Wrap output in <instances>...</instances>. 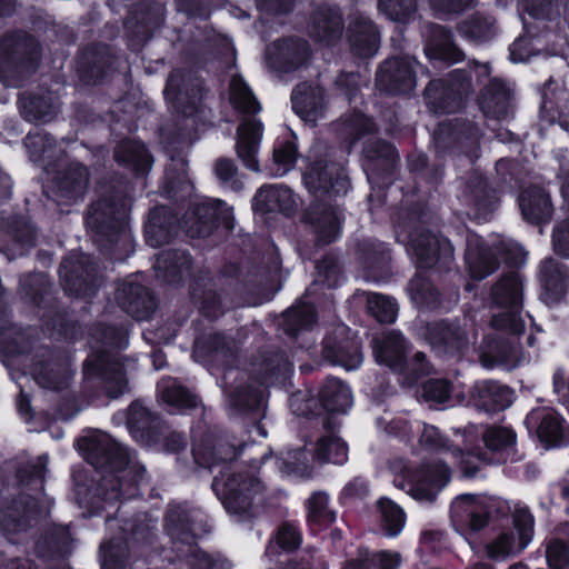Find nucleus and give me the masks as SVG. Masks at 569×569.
<instances>
[{
	"instance_id": "6e6552de",
	"label": "nucleus",
	"mask_w": 569,
	"mask_h": 569,
	"mask_svg": "<svg viewBox=\"0 0 569 569\" xmlns=\"http://www.w3.org/2000/svg\"><path fill=\"white\" fill-rule=\"evenodd\" d=\"M493 249L509 264L521 266L526 261L527 252L513 240L498 238L489 247L483 244L479 236L471 233L467 238L466 251V263L471 278L481 280L497 269Z\"/></svg>"
},
{
	"instance_id": "49530a36",
	"label": "nucleus",
	"mask_w": 569,
	"mask_h": 569,
	"mask_svg": "<svg viewBox=\"0 0 569 569\" xmlns=\"http://www.w3.org/2000/svg\"><path fill=\"white\" fill-rule=\"evenodd\" d=\"M157 391L159 399L173 410L193 408L198 403L197 398L172 378H163L158 383Z\"/></svg>"
},
{
	"instance_id": "473e14b6",
	"label": "nucleus",
	"mask_w": 569,
	"mask_h": 569,
	"mask_svg": "<svg viewBox=\"0 0 569 569\" xmlns=\"http://www.w3.org/2000/svg\"><path fill=\"white\" fill-rule=\"evenodd\" d=\"M518 347L502 337H486L480 350V359L487 368L502 366L512 368L518 362Z\"/></svg>"
},
{
	"instance_id": "5701e85b",
	"label": "nucleus",
	"mask_w": 569,
	"mask_h": 569,
	"mask_svg": "<svg viewBox=\"0 0 569 569\" xmlns=\"http://www.w3.org/2000/svg\"><path fill=\"white\" fill-rule=\"evenodd\" d=\"M540 282L542 301L547 306L557 305L567 292L568 270L566 266L553 258L546 259L540 267Z\"/></svg>"
},
{
	"instance_id": "8fccbe9b",
	"label": "nucleus",
	"mask_w": 569,
	"mask_h": 569,
	"mask_svg": "<svg viewBox=\"0 0 569 569\" xmlns=\"http://www.w3.org/2000/svg\"><path fill=\"white\" fill-rule=\"evenodd\" d=\"M381 530L388 537H397L405 528L406 513L400 506L388 498L378 501Z\"/></svg>"
},
{
	"instance_id": "09e8293b",
	"label": "nucleus",
	"mask_w": 569,
	"mask_h": 569,
	"mask_svg": "<svg viewBox=\"0 0 569 569\" xmlns=\"http://www.w3.org/2000/svg\"><path fill=\"white\" fill-rule=\"evenodd\" d=\"M376 426L379 430H385L388 435L409 441L415 437L416 431H420L422 422L411 420L407 415L401 413L391 416L390 413L377 418Z\"/></svg>"
},
{
	"instance_id": "f8f14e48",
	"label": "nucleus",
	"mask_w": 569,
	"mask_h": 569,
	"mask_svg": "<svg viewBox=\"0 0 569 569\" xmlns=\"http://www.w3.org/2000/svg\"><path fill=\"white\" fill-rule=\"evenodd\" d=\"M407 343L401 333L390 331L375 339L373 355L379 365L403 375V381L412 386L429 368L422 352H417L410 363L405 361Z\"/></svg>"
},
{
	"instance_id": "f257e3e1",
	"label": "nucleus",
	"mask_w": 569,
	"mask_h": 569,
	"mask_svg": "<svg viewBox=\"0 0 569 569\" xmlns=\"http://www.w3.org/2000/svg\"><path fill=\"white\" fill-rule=\"evenodd\" d=\"M415 436L419 437L421 451L425 452L422 461L395 460L391 470L395 486L419 501H432L449 482V463L458 466L465 477L471 478L477 475L480 463L486 459L469 452L478 436L473 425L466 427L462 432L455 431L457 442L460 440L463 449L459 443H449L436 427L423 422Z\"/></svg>"
},
{
	"instance_id": "c9c22d12",
	"label": "nucleus",
	"mask_w": 569,
	"mask_h": 569,
	"mask_svg": "<svg viewBox=\"0 0 569 569\" xmlns=\"http://www.w3.org/2000/svg\"><path fill=\"white\" fill-rule=\"evenodd\" d=\"M88 183V171L80 163H72L61 173L56 183L54 192L59 203H69L82 196Z\"/></svg>"
},
{
	"instance_id": "f03ea898",
	"label": "nucleus",
	"mask_w": 569,
	"mask_h": 569,
	"mask_svg": "<svg viewBox=\"0 0 569 569\" xmlns=\"http://www.w3.org/2000/svg\"><path fill=\"white\" fill-rule=\"evenodd\" d=\"M78 447L90 465L106 469L97 489L106 506L137 495L144 468L134 461L133 452L99 430L82 437Z\"/></svg>"
},
{
	"instance_id": "4d7b16f0",
	"label": "nucleus",
	"mask_w": 569,
	"mask_h": 569,
	"mask_svg": "<svg viewBox=\"0 0 569 569\" xmlns=\"http://www.w3.org/2000/svg\"><path fill=\"white\" fill-rule=\"evenodd\" d=\"M408 295L418 307L433 308L438 303V293L421 271L410 280Z\"/></svg>"
},
{
	"instance_id": "e2e57ef3",
	"label": "nucleus",
	"mask_w": 569,
	"mask_h": 569,
	"mask_svg": "<svg viewBox=\"0 0 569 569\" xmlns=\"http://www.w3.org/2000/svg\"><path fill=\"white\" fill-rule=\"evenodd\" d=\"M24 144L29 150L32 161H44L46 159H50L53 154V139L40 130L29 133L24 139Z\"/></svg>"
},
{
	"instance_id": "1a4fd4ad",
	"label": "nucleus",
	"mask_w": 569,
	"mask_h": 569,
	"mask_svg": "<svg viewBox=\"0 0 569 569\" xmlns=\"http://www.w3.org/2000/svg\"><path fill=\"white\" fill-rule=\"evenodd\" d=\"M490 68L488 64L475 63L471 71L456 69L446 80H432L425 91L428 107L435 113H449L460 108L462 96L467 94L472 87L471 80L476 77H488Z\"/></svg>"
},
{
	"instance_id": "ea45409f",
	"label": "nucleus",
	"mask_w": 569,
	"mask_h": 569,
	"mask_svg": "<svg viewBox=\"0 0 569 569\" xmlns=\"http://www.w3.org/2000/svg\"><path fill=\"white\" fill-rule=\"evenodd\" d=\"M479 103L486 118L505 119L511 107L510 92L500 80L493 79Z\"/></svg>"
},
{
	"instance_id": "9b49d317",
	"label": "nucleus",
	"mask_w": 569,
	"mask_h": 569,
	"mask_svg": "<svg viewBox=\"0 0 569 569\" xmlns=\"http://www.w3.org/2000/svg\"><path fill=\"white\" fill-rule=\"evenodd\" d=\"M48 457L40 456L36 463L22 469L18 473L19 481L22 486L31 487L34 496L26 501L22 507L14 505L0 517V527L3 533L11 542H18L16 536L26 531L30 520L38 515V496L43 487V478Z\"/></svg>"
},
{
	"instance_id": "dca6fc26",
	"label": "nucleus",
	"mask_w": 569,
	"mask_h": 569,
	"mask_svg": "<svg viewBox=\"0 0 569 569\" xmlns=\"http://www.w3.org/2000/svg\"><path fill=\"white\" fill-rule=\"evenodd\" d=\"M421 66L411 57H395L385 61L377 72V86L390 93H409L416 87Z\"/></svg>"
},
{
	"instance_id": "c85d7f7f",
	"label": "nucleus",
	"mask_w": 569,
	"mask_h": 569,
	"mask_svg": "<svg viewBox=\"0 0 569 569\" xmlns=\"http://www.w3.org/2000/svg\"><path fill=\"white\" fill-rule=\"evenodd\" d=\"M481 435L485 447L490 453L488 462L503 463L512 460L517 437L511 428L488 426Z\"/></svg>"
},
{
	"instance_id": "79ce46f5",
	"label": "nucleus",
	"mask_w": 569,
	"mask_h": 569,
	"mask_svg": "<svg viewBox=\"0 0 569 569\" xmlns=\"http://www.w3.org/2000/svg\"><path fill=\"white\" fill-rule=\"evenodd\" d=\"M191 266L190 257L182 251L161 252L153 264L158 278L167 282H174L188 273Z\"/></svg>"
},
{
	"instance_id": "4c0bfd02",
	"label": "nucleus",
	"mask_w": 569,
	"mask_h": 569,
	"mask_svg": "<svg viewBox=\"0 0 569 569\" xmlns=\"http://www.w3.org/2000/svg\"><path fill=\"white\" fill-rule=\"evenodd\" d=\"M519 207L523 219L530 223L546 222L552 213L549 194L539 187L525 190L519 198Z\"/></svg>"
},
{
	"instance_id": "f704fd0d",
	"label": "nucleus",
	"mask_w": 569,
	"mask_h": 569,
	"mask_svg": "<svg viewBox=\"0 0 569 569\" xmlns=\"http://www.w3.org/2000/svg\"><path fill=\"white\" fill-rule=\"evenodd\" d=\"M418 397L431 406L446 403L453 406L461 403L465 399L462 387L447 379H430L426 381L420 387Z\"/></svg>"
},
{
	"instance_id": "2eb2a0df",
	"label": "nucleus",
	"mask_w": 569,
	"mask_h": 569,
	"mask_svg": "<svg viewBox=\"0 0 569 569\" xmlns=\"http://www.w3.org/2000/svg\"><path fill=\"white\" fill-rule=\"evenodd\" d=\"M407 250L420 270L435 264L447 267L453 258L450 241L430 232L415 231Z\"/></svg>"
},
{
	"instance_id": "c03bdc74",
	"label": "nucleus",
	"mask_w": 569,
	"mask_h": 569,
	"mask_svg": "<svg viewBox=\"0 0 569 569\" xmlns=\"http://www.w3.org/2000/svg\"><path fill=\"white\" fill-rule=\"evenodd\" d=\"M19 107L22 116L29 121L48 122L58 111V101L51 96L32 97L21 94L19 98Z\"/></svg>"
},
{
	"instance_id": "0eeeda50",
	"label": "nucleus",
	"mask_w": 569,
	"mask_h": 569,
	"mask_svg": "<svg viewBox=\"0 0 569 569\" xmlns=\"http://www.w3.org/2000/svg\"><path fill=\"white\" fill-rule=\"evenodd\" d=\"M511 511V501L499 497L476 493L457 496L450 505V520L456 531L483 529L492 515L507 516Z\"/></svg>"
},
{
	"instance_id": "2f4dec72",
	"label": "nucleus",
	"mask_w": 569,
	"mask_h": 569,
	"mask_svg": "<svg viewBox=\"0 0 569 569\" xmlns=\"http://www.w3.org/2000/svg\"><path fill=\"white\" fill-rule=\"evenodd\" d=\"M306 218L323 243H330L340 236L341 213L337 209L315 204L309 209Z\"/></svg>"
},
{
	"instance_id": "20e7f679",
	"label": "nucleus",
	"mask_w": 569,
	"mask_h": 569,
	"mask_svg": "<svg viewBox=\"0 0 569 569\" xmlns=\"http://www.w3.org/2000/svg\"><path fill=\"white\" fill-rule=\"evenodd\" d=\"M204 515L198 509H191L187 503L172 505L169 508L166 523L174 549L184 557L193 569H222V565L213 561L209 555L201 551L193 539L207 530Z\"/></svg>"
},
{
	"instance_id": "a878e982",
	"label": "nucleus",
	"mask_w": 569,
	"mask_h": 569,
	"mask_svg": "<svg viewBox=\"0 0 569 569\" xmlns=\"http://www.w3.org/2000/svg\"><path fill=\"white\" fill-rule=\"evenodd\" d=\"M297 200L292 191L282 184L261 187L253 199V210L257 212H282L291 214L297 209Z\"/></svg>"
},
{
	"instance_id": "338daca9",
	"label": "nucleus",
	"mask_w": 569,
	"mask_h": 569,
	"mask_svg": "<svg viewBox=\"0 0 569 569\" xmlns=\"http://www.w3.org/2000/svg\"><path fill=\"white\" fill-rule=\"evenodd\" d=\"M301 542V536L299 531L289 523L282 525L276 537L274 540L271 541L266 550L267 557H272L277 555L276 548H280L282 550H292L297 548Z\"/></svg>"
},
{
	"instance_id": "bb28decb",
	"label": "nucleus",
	"mask_w": 569,
	"mask_h": 569,
	"mask_svg": "<svg viewBox=\"0 0 569 569\" xmlns=\"http://www.w3.org/2000/svg\"><path fill=\"white\" fill-rule=\"evenodd\" d=\"M104 357L91 355L83 366L86 377H91L100 371L104 390L110 398H118L128 391V381L120 363H109L104 368Z\"/></svg>"
},
{
	"instance_id": "052dcab7",
	"label": "nucleus",
	"mask_w": 569,
	"mask_h": 569,
	"mask_svg": "<svg viewBox=\"0 0 569 569\" xmlns=\"http://www.w3.org/2000/svg\"><path fill=\"white\" fill-rule=\"evenodd\" d=\"M151 412L141 403L133 402L127 416V427L129 432L137 441H143L144 433L152 423Z\"/></svg>"
},
{
	"instance_id": "0e129e2a",
	"label": "nucleus",
	"mask_w": 569,
	"mask_h": 569,
	"mask_svg": "<svg viewBox=\"0 0 569 569\" xmlns=\"http://www.w3.org/2000/svg\"><path fill=\"white\" fill-rule=\"evenodd\" d=\"M460 31L476 42L489 40L493 34V21L490 18L477 14L460 26Z\"/></svg>"
},
{
	"instance_id": "5fc2aeb1",
	"label": "nucleus",
	"mask_w": 569,
	"mask_h": 569,
	"mask_svg": "<svg viewBox=\"0 0 569 569\" xmlns=\"http://www.w3.org/2000/svg\"><path fill=\"white\" fill-rule=\"evenodd\" d=\"M102 569H131L129 562V541L112 540L101 545Z\"/></svg>"
},
{
	"instance_id": "b1692460",
	"label": "nucleus",
	"mask_w": 569,
	"mask_h": 569,
	"mask_svg": "<svg viewBox=\"0 0 569 569\" xmlns=\"http://www.w3.org/2000/svg\"><path fill=\"white\" fill-rule=\"evenodd\" d=\"M472 403L481 410L491 412L508 408L513 401L510 388L490 380L478 381L470 391Z\"/></svg>"
},
{
	"instance_id": "f3484780",
	"label": "nucleus",
	"mask_w": 569,
	"mask_h": 569,
	"mask_svg": "<svg viewBox=\"0 0 569 569\" xmlns=\"http://www.w3.org/2000/svg\"><path fill=\"white\" fill-rule=\"evenodd\" d=\"M163 94L172 109L187 117L192 116L202 99L201 86L198 80H192L190 76L186 77L179 70L169 76Z\"/></svg>"
},
{
	"instance_id": "aec40b11",
	"label": "nucleus",
	"mask_w": 569,
	"mask_h": 569,
	"mask_svg": "<svg viewBox=\"0 0 569 569\" xmlns=\"http://www.w3.org/2000/svg\"><path fill=\"white\" fill-rule=\"evenodd\" d=\"M239 379V373L229 368L224 371L220 387L227 398L228 410L231 415L252 410H259L264 403V391L258 387H246L241 380L234 387L227 389V386Z\"/></svg>"
},
{
	"instance_id": "774afa93",
	"label": "nucleus",
	"mask_w": 569,
	"mask_h": 569,
	"mask_svg": "<svg viewBox=\"0 0 569 569\" xmlns=\"http://www.w3.org/2000/svg\"><path fill=\"white\" fill-rule=\"evenodd\" d=\"M224 346L226 339L222 336L216 335L208 340L201 338L196 341L192 356L196 361H204L207 356L218 360L226 356Z\"/></svg>"
},
{
	"instance_id": "864d4df0",
	"label": "nucleus",
	"mask_w": 569,
	"mask_h": 569,
	"mask_svg": "<svg viewBox=\"0 0 569 569\" xmlns=\"http://www.w3.org/2000/svg\"><path fill=\"white\" fill-rule=\"evenodd\" d=\"M308 521L312 530H320L331 525L335 519V512L329 508V497L325 492H315L307 502Z\"/></svg>"
},
{
	"instance_id": "bf43d9fd",
	"label": "nucleus",
	"mask_w": 569,
	"mask_h": 569,
	"mask_svg": "<svg viewBox=\"0 0 569 569\" xmlns=\"http://www.w3.org/2000/svg\"><path fill=\"white\" fill-rule=\"evenodd\" d=\"M367 307L369 312L379 322H393L398 313L397 302L387 296L370 292L367 295Z\"/></svg>"
},
{
	"instance_id": "6ab92c4d",
	"label": "nucleus",
	"mask_w": 569,
	"mask_h": 569,
	"mask_svg": "<svg viewBox=\"0 0 569 569\" xmlns=\"http://www.w3.org/2000/svg\"><path fill=\"white\" fill-rule=\"evenodd\" d=\"M303 182L311 192L346 193L349 187L348 178L341 166L328 164L320 160L308 166L303 173Z\"/></svg>"
},
{
	"instance_id": "ddd939ff",
	"label": "nucleus",
	"mask_w": 569,
	"mask_h": 569,
	"mask_svg": "<svg viewBox=\"0 0 569 569\" xmlns=\"http://www.w3.org/2000/svg\"><path fill=\"white\" fill-rule=\"evenodd\" d=\"M512 527L501 530L486 545V553L490 559L505 560L525 550L533 538V517L519 502H511Z\"/></svg>"
},
{
	"instance_id": "9d476101",
	"label": "nucleus",
	"mask_w": 569,
	"mask_h": 569,
	"mask_svg": "<svg viewBox=\"0 0 569 569\" xmlns=\"http://www.w3.org/2000/svg\"><path fill=\"white\" fill-rule=\"evenodd\" d=\"M127 213L128 203L124 199L119 203L101 200L91 206L86 223L92 233L93 241L101 249L107 248V243L130 244L131 236L128 230Z\"/></svg>"
},
{
	"instance_id": "4468645a",
	"label": "nucleus",
	"mask_w": 569,
	"mask_h": 569,
	"mask_svg": "<svg viewBox=\"0 0 569 569\" xmlns=\"http://www.w3.org/2000/svg\"><path fill=\"white\" fill-rule=\"evenodd\" d=\"M10 376L20 389L17 400L18 412L21 418L28 421L32 417L31 407L29 395L24 391L22 380L27 379V376H31L39 387L50 390H60L68 386L72 370L68 363L52 360L50 352L47 351V357L37 360L28 372L17 375L14 371L10 370Z\"/></svg>"
},
{
	"instance_id": "a211bd4d",
	"label": "nucleus",
	"mask_w": 569,
	"mask_h": 569,
	"mask_svg": "<svg viewBox=\"0 0 569 569\" xmlns=\"http://www.w3.org/2000/svg\"><path fill=\"white\" fill-rule=\"evenodd\" d=\"M230 218V208L219 199H208L197 203L191 212L187 214L182 222V228L191 238L208 236L216 221H228Z\"/></svg>"
},
{
	"instance_id": "37998d69",
	"label": "nucleus",
	"mask_w": 569,
	"mask_h": 569,
	"mask_svg": "<svg viewBox=\"0 0 569 569\" xmlns=\"http://www.w3.org/2000/svg\"><path fill=\"white\" fill-rule=\"evenodd\" d=\"M116 160L133 170L137 174H144L151 168L152 160L146 147L134 140L121 142L114 152Z\"/></svg>"
},
{
	"instance_id": "7c9ffc66",
	"label": "nucleus",
	"mask_w": 569,
	"mask_h": 569,
	"mask_svg": "<svg viewBox=\"0 0 569 569\" xmlns=\"http://www.w3.org/2000/svg\"><path fill=\"white\" fill-rule=\"evenodd\" d=\"M293 111L306 122L315 124L321 116L323 90L308 83L297 86L291 96Z\"/></svg>"
},
{
	"instance_id": "e433bc0d",
	"label": "nucleus",
	"mask_w": 569,
	"mask_h": 569,
	"mask_svg": "<svg viewBox=\"0 0 569 569\" xmlns=\"http://www.w3.org/2000/svg\"><path fill=\"white\" fill-rule=\"evenodd\" d=\"M310 33L316 41L332 46L342 34L341 13L331 8H320L313 16Z\"/></svg>"
},
{
	"instance_id": "39448f33",
	"label": "nucleus",
	"mask_w": 569,
	"mask_h": 569,
	"mask_svg": "<svg viewBox=\"0 0 569 569\" xmlns=\"http://www.w3.org/2000/svg\"><path fill=\"white\" fill-rule=\"evenodd\" d=\"M348 460V447L332 430H326L315 441H308L303 449H290L282 453L277 463L281 472L307 476L312 462L343 465Z\"/></svg>"
},
{
	"instance_id": "4be33fe9",
	"label": "nucleus",
	"mask_w": 569,
	"mask_h": 569,
	"mask_svg": "<svg viewBox=\"0 0 569 569\" xmlns=\"http://www.w3.org/2000/svg\"><path fill=\"white\" fill-rule=\"evenodd\" d=\"M292 373V365L284 353L262 356L250 363L249 376L259 378V387L284 385Z\"/></svg>"
},
{
	"instance_id": "7ed1b4c3",
	"label": "nucleus",
	"mask_w": 569,
	"mask_h": 569,
	"mask_svg": "<svg viewBox=\"0 0 569 569\" xmlns=\"http://www.w3.org/2000/svg\"><path fill=\"white\" fill-rule=\"evenodd\" d=\"M194 461L209 469L223 462L219 476L212 482V489L226 510L231 515L244 516L254 500L262 492V485L253 476L243 477L239 472H230L231 466L227 462L237 456V449L230 445H219L213 448L194 446L192 449Z\"/></svg>"
},
{
	"instance_id": "58836bf2",
	"label": "nucleus",
	"mask_w": 569,
	"mask_h": 569,
	"mask_svg": "<svg viewBox=\"0 0 569 569\" xmlns=\"http://www.w3.org/2000/svg\"><path fill=\"white\" fill-rule=\"evenodd\" d=\"M320 408L330 412H346L353 403L350 388L341 380L328 378L318 391Z\"/></svg>"
},
{
	"instance_id": "3c124183",
	"label": "nucleus",
	"mask_w": 569,
	"mask_h": 569,
	"mask_svg": "<svg viewBox=\"0 0 569 569\" xmlns=\"http://www.w3.org/2000/svg\"><path fill=\"white\" fill-rule=\"evenodd\" d=\"M229 100L233 108L242 113H258L261 110L250 88L238 74L231 77Z\"/></svg>"
},
{
	"instance_id": "393cba45",
	"label": "nucleus",
	"mask_w": 569,
	"mask_h": 569,
	"mask_svg": "<svg viewBox=\"0 0 569 569\" xmlns=\"http://www.w3.org/2000/svg\"><path fill=\"white\" fill-rule=\"evenodd\" d=\"M348 41L356 56L370 58L378 51L379 33L369 19L361 14H355L348 28Z\"/></svg>"
},
{
	"instance_id": "cd10ccee",
	"label": "nucleus",
	"mask_w": 569,
	"mask_h": 569,
	"mask_svg": "<svg viewBox=\"0 0 569 569\" xmlns=\"http://www.w3.org/2000/svg\"><path fill=\"white\" fill-rule=\"evenodd\" d=\"M262 123L254 119H247L238 127V157L249 170L254 172L260 171L257 154L262 139Z\"/></svg>"
},
{
	"instance_id": "c756f323",
	"label": "nucleus",
	"mask_w": 569,
	"mask_h": 569,
	"mask_svg": "<svg viewBox=\"0 0 569 569\" xmlns=\"http://www.w3.org/2000/svg\"><path fill=\"white\" fill-rule=\"evenodd\" d=\"M473 338V335H469L458 323L440 322L433 325L429 330V342L439 351H461L471 343Z\"/></svg>"
},
{
	"instance_id": "a19ab883",
	"label": "nucleus",
	"mask_w": 569,
	"mask_h": 569,
	"mask_svg": "<svg viewBox=\"0 0 569 569\" xmlns=\"http://www.w3.org/2000/svg\"><path fill=\"white\" fill-rule=\"evenodd\" d=\"M529 419H541L538 436L541 441L550 445H560L568 437V428L562 417L551 409L532 411Z\"/></svg>"
},
{
	"instance_id": "6e6d98bb",
	"label": "nucleus",
	"mask_w": 569,
	"mask_h": 569,
	"mask_svg": "<svg viewBox=\"0 0 569 569\" xmlns=\"http://www.w3.org/2000/svg\"><path fill=\"white\" fill-rule=\"evenodd\" d=\"M168 209L158 207L150 211L144 229L146 241L150 247L157 248L166 243L171 234V224H162V217H166Z\"/></svg>"
},
{
	"instance_id": "69168bd1",
	"label": "nucleus",
	"mask_w": 569,
	"mask_h": 569,
	"mask_svg": "<svg viewBox=\"0 0 569 569\" xmlns=\"http://www.w3.org/2000/svg\"><path fill=\"white\" fill-rule=\"evenodd\" d=\"M546 561L551 569H567L569 566V542L565 538L546 541Z\"/></svg>"
},
{
	"instance_id": "423d86ee",
	"label": "nucleus",
	"mask_w": 569,
	"mask_h": 569,
	"mask_svg": "<svg viewBox=\"0 0 569 569\" xmlns=\"http://www.w3.org/2000/svg\"><path fill=\"white\" fill-rule=\"evenodd\" d=\"M490 327L519 335L525 329L522 318V282L518 272L505 274L490 291Z\"/></svg>"
},
{
	"instance_id": "680f3d73",
	"label": "nucleus",
	"mask_w": 569,
	"mask_h": 569,
	"mask_svg": "<svg viewBox=\"0 0 569 569\" xmlns=\"http://www.w3.org/2000/svg\"><path fill=\"white\" fill-rule=\"evenodd\" d=\"M187 172V162L183 157L171 158L170 164L166 170V179L167 186L164 191L170 194L176 192L180 186L186 192H190L192 190V186L186 176Z\"/></svg>"
},
{
	"instance_id": "13d9d810",
	"label": "nucleus",
	"mask_w": 569,
	"mask_h": 569,
	"mask_svg": "<svg viewBox=\"0 0 569 569\" xmlns=\"http://www.w3.org/2000/svg\"><path fill=\"white\" fill-rule=\"evenodd\" d=\"M297 158V147L292 140L278 141L273 149V167L270 176L282 177L292 168Z\"/></svg>"
},
{
	"instance_id": "a18cd8bd",
	"label": "nucleus",
	"mask_w": 569,
	"mask_h": 569,
	"mask_svg": "<svg viewBox=\"0 0 569 569\" xmlns=\"http://www.w3.org/2000/svg\"><path fill=\"white\" fill-rule=\"evenodd\" d=\"M432 38L426 47V54L430 59L442 60L450 63L462 59V52L453 44L451 34L442 27L432 30Z\"/></svg>"
},
{
	"instance_id": "603ef678",
	"label": "nucleus",
	"mask_w": 569,
	"mask_h": 569,
	"mask_svg": "<svg viewBox=\"0 0 569 569\" xmlns=\"http://www.w3.org/2000/svg\"><path fill=\"white\" fill-rule=\"evenodd\" d=\"M316 321L313 306L309 301H299L283 313V328L289 336H296Z\"/></svg>"
},
{
	"instance_id": "72a5a7b5",
	"label": "nucleus",
	"mask_w": 569,
	"mask_h": 569,
	"mask_svg": "<svg viewBox=\"0 0 569 569\" xmlns=\"http://www.w3.org/2000/svg\"><path fill=\"white\" fill-rule=\"evenodd\" d=\"M117 300L126 312L138 320L148 318L153 308L147 289L132 282L123 283L117 290Z\"/></svg>"
},
{
	"instance_id": "412c9836",
	"label": "nucleus",
	"mask_w": 569,
	"mask_h": 569,
	"mask_svg": "<svg viewBox=\"0 0 569 569\" xmlns=\"http://www.w3.org/2000/svg\"><path fill=\"white\" fill-rule=\"evenodd\" d=\"M309 46L300 39H287L271 43L266 50L268 66L277 71L289 72L305 64Z\"/></svg>"
},
{
	"instance_id": "de8ad7c7",
	"label": "nucleus",
	"mask_w": 569,
	"mask_h": 569,
	"mask_svg": "<svg viewBox=\"0 0 569 569\" xmlns=\"http://www.w3.org/2000/svg\"><path fill=\"white\" fill-rule=\"evenodd\" d=\"M323 357L335 365H339L347 370H355L362 363V355L355 342L333 346L330 338L323 342Z\"/></svg>"
}]
</instances>
